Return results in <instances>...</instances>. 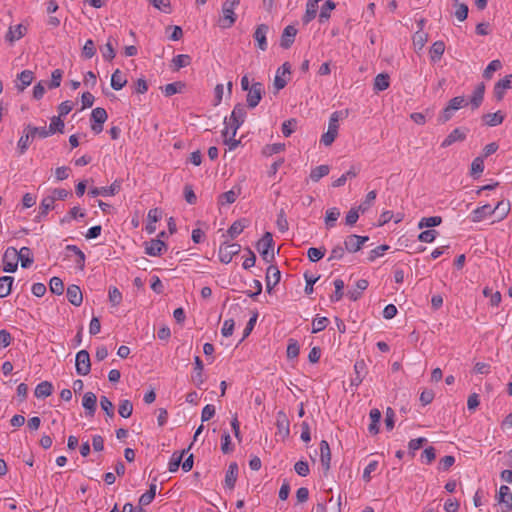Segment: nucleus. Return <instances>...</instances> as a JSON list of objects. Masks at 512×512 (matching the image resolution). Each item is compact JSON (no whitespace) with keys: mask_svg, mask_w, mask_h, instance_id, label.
Segmentation results:
<instances>
[{"mask_svg":"<svg viewBox=\"0 0 512 512\" xmlns=\"http://www.w3.org/2000/svg\"><path fill=\"white\" fill-rule=\"evenodd\" d=\"M53 392V385L49 381H43L39 383L34 391V395L36 398H46L49 397Z\"/></svg>","mask_w":512,"mask_h":512,"instance_id":"33","label":"nucleus"},{"mask_svg":"<svg viewBox=\"0 0 512 512\" xmlns=\"http://www.w3.org/2000/svg\"><path fill=\"white\" fill-rule=\"evenodd\" d=\"M269 30L268 25L266 24H260L256 27L254 32V39L258 43V47L260 50L265 51L267 49V41H266V34Z\"/></svg>","mask_w":512,"mask_h":512,"instance_id":"19","label":"nucleus"},{"mask_svg":"<svg viewBox=\"0 0 512 512\" xmlns=\"http://www.w3.org/2000/svg\"><path fill=\"white\" fill-rule=\"evenodd\" d=\"M126 84L127 79L119 69H116L111 76V87L118 91L121 90Z\"/></svg>","mask_w":512,"mask_h":512,"instance_id":"36","label":"nucleus"},{"mask_svg":"<svg viewBox=\"0 0 512 512\" xmlns=\"http://www.w3.org/2000/svg\"><path fill=\"white\" fill-rule=\"evenodd\" d=\"M369 417L371 419V423L368 427V431L376 435L379 433V422L381 420V412L377 408H373L370 410Z\"/></svg>","mask_w":512,"mask_h":512,"instance_id":"32","label":"nucleus"},{"mask_svg":"<svg viewBox=\"0 0 512 512\" xmlns=\"http://www.w3.org/2000/svg\"><path fill=\"white\" fill-rule=\"evenodd\" d=\"M246 110L242 103H237L231 113V116L229 119H224V124L229 129L233 130V137L236 136L237 130L240 128V126L244 123L246 119Z\"/></svg>","mask_w":512,"mask_h":512,"instance_id":"1","label":"nucleus"},{"mask_svg":"<svg viewBox=\"0 0 512 512\" xmlns=\"http://www.w3.org/2000/svg\"><path fill=\"white\" fill-rule=\"evenodd\" d=\"M264 93V85L261 82H254L248 90L246 97L247 106L251 109L255 108L261 101Z\"/></svg>","mask_w":512,"mask_h":512,"instance_id":"5","label":"nucleus"},{"mask_svg":"<svg viewBox=\"0 0 512 512\" xmlns=\"http://www.w3.org/2000/svg\"><path fill=\"white\" fill-rule=\"evenodd\" d=\"M445 51V44L443 41H436L432 44L430 48V58L431 61L436 63L441 59Z\"/></svg>","mask_w":512,"mask_h":512,"instance_id":"37","label":"nucleus"},{"mask_svg":"<svg viewBox=\"0 0 512 512\" xmlns=\"http://www.w3.org/2000/svg\"><path fill=\"white\" fill-rule=\"evenodd\" d=\"M97 397L93 392H86L82 399V405L87 410V415L93 416L96 411Z\"/></svg>","mask_w":512,"mask_h":512,"instance_id":"27","label":"nucleus"},{"mask_svg":"<svg viewBox=\"0 0 512 512\" xmlns=\"http://www.w3.org/2000/svg\"><path fill=\"white\" fill-rule=\"evenodd\" d=\"M222 17L219 20V25L223 29L230 28L236 21V14L234 9L222 6Z\"/></svg>","mask_w":512,"mask_h":512,"instance_id":"21","label":"nucleus"},{"mask_svg":"<svg viewBox=\"0 0 512 512\" xmlns=\"http://www.w3.org/2000/svg\"><path fill=\"white\" fill-rule=\"evenodd\" d=\"M484 170V159L483 157H476L471 163V176L478 178Z\"/></svg>","mask_w":512,"mask_h":512,"instance_id":"55","label":"nucleus"},{"mask_svg":"<svg viewBox=\"0 0 512 512\" xmlns=\"http://www.w3.org/2000/svg\"><path fill=\"white\" fill-rule=\"evenodd\" d=\"M194 365H195V367H194V375L192 376V381L198 388H200L201 385L204 383V378H203L204 365L199 356L194 357Z\"/></svg>","mask_w":512,"mask_h":512,"instance_id":"22","label":"nucleus"},{"mask_svg":"<svg viewBox=\"0 0 512 512\" xmlns=\"http://www.w3.org/2000/svg\"><path fill=\"white\" fill-rule=\"evenodd\" d=\"M505 115L501 111L495 113H488L483 115V121L490 127H495L504 121Z\"/></svg>","mask_w":512,"mask_h":512,"instance_id":"35","label":"nucleus"},{"mask_svg":"<svg viewBox=\"0 0 512 512\" xmlns=\"http://www.w3.org/2000/svg\"><path fill=\"white\" fill-rule=\"evenodd\" d=\"M55 208L56 204L53 198H50L49 196L44 197L39 205V215L37 218L40 219L41 217L46 216L50 210H54Z\"/></svg>","mask_w":512,"mask_h":512,"instance_id":"39","label":"nucleus"},{"mask_svg":"<svg viewBox=\"0 0 512 512\" xmlns=\"http://www.w3.org/2000/svg\"><path fill=\"white\" fill-rule=\"evenodd\" d=\"M172 63L174 66V70H179L190 65L191 57L187 54H179L173 58Z\"/></svg>","mask_w":512,"mask_h":512,"instance_id":"54","label":"nucleus"},{"mask_svg":"<svg viewBox=\"0 0 512 512\" xmlns=\"http://www.w3.org/2000/svg\"><path fill=\"white\" fill-rule=\"evenodd\" d=\"M317 11H318V4L312 2L311 0H308L307 4H306L305 14L302 17L303 24L306 25V24L310 23L316 17Z\"/></svg>","mask_w":512,"mask_h":512,"instance_id":"38","label":"nucleus"},{"mask_svg":"<svg viewBox=\"0 0 512 512\" xmlns=\"http://www.w3.org/2000/svg\"><path fill=\"white\" fill-rule=\"evenodd\" d=\"M27 31V28L22 24L16 25L14 27H10L5 38L8 42L13 43L19 39H21Z\"/></svg>","mask_w":512,"mask_h":512,"instance_id":"28","label":"nucleus"},{"mask_svg":"<svg viewBox=\"0 0 512 512\" xmlns=\"http://www.w3.org/2000/svg\"><path fill=\"white\" fill-rule=\"evenodd\" d=\"M290 73L291 65L288 62H285L281 67L278 68L274 78V87L277 91L283 89L287 85V80L284 78V76L286 74L290 75Z\"/></svg>","mask_w":512,"mask_h":512,"instance_id":"14","label":"nucleus"},{"mask_svg":"<svg viewBox=\"0 0 512 512\" xmlns=\"http://www.w3.org/2000/svg\"><path fill=\"white\" fill-rule=\"evenodd\" d=\"M34 139L35 138L33 137V135L30 132L25 131V128H24L23 129V134H22V136L20 137V139L17 142V153H18L19 156H21V155L26 153V151L29 148L30 143Z\"/></svg>","mask_w":512,"mask_h":512,"instance_id":"26","label":"nucleus"},{"mask_svg":"<svg viewBox=\"0 0 512 512\" xmlns=\"http://www.w3.org/2000/svg\"><path fill=\"white\" fill-rule=\"evenodd\" d=\"M494 214L493 208L489 204H485L483 206H480L473 210L472 212V221L473 222H480L482 221L487 215Z\"/></svg>","mask_w":512,"mask_h":512,"instance_id":"31","label":"nucleus"},{"mask_svg":"<svg viewBox=\"0 0 512 512\" xmlns=\"http://www.w3.org/2000/svg\"><path fill=\"white\" fill-rule=\"evenodd\" d=\"M65 250L67 252L74 253V257H76V259H75L76 266L80 270H83L85 267V260H86L84 252L79 247H77L76 245H72V244L67 245L65 247Z\"/></svg>","mask_w":512,"mask_h":512,"instance_id":"30","label":"nucleus"},{"mask_svg":"<svg viewBox=\"0 0 512 512\" xmlns=\"http://www.w3.org/2000/svg\"><path fill=\"white\" fill-rule=\"evenodd\" d=\"M390 77L386 73L378 74L374 79V90L384 91L389 87Z\"/></svg>","mask_w":512,"mask_h":512,"instance_id":"42","label":"nucleus"},{"mask_svg":"<svg viewBox=\"0 0 512 512\" xmlns=\"http://www.w3.org/2000/svg\"><path fill=\"white\" fill-rule=\"evenodd\" d=\"M256 248L262 259L267 263H271L275 257L272 233L265 232L262 238L257 242Z\"/></svg>","mask_w":512,"mask_h":512,"instance_id":"2","label":"nucleus"},{"mask_svg":"<svg viewBox=\"0 0 512 512\" xmlns=\"http://www.w3.org/2000/svg\"><path fill=\"white\" fill-rule=\"evenodd\" d=\"M484 93H485V84L483 82H481L475 87L473 94L471 96L470 104L472 106V109H477L480 107V105L483 102Z\"/></svg>","mask_w":512,"mask_h":512,"instance_id":"24","label":"nucleus"},{"mask_svg":"<svg viewBox=\"0 0 512 512\" xmlns=\"http://www.w3.org/2000/svg\"><path fill=\"white\" fill-rule=\"evenodd\" d=\"M187 450H182L180 453L174 452L171 456V459L168 464V469L170 472H176L179 468V466L182 463V458L185 455Z\"/></svg>","mask_w":512,"mask_h":512,"instance_id":"46","label":"nucleus"},{"mask_svg":"<svg viewBox=\"0 0 512 512\" xmlns=\"http://www.w3.org/2000/svg\"><path fill=\"white\" fill-rule=\"evenodd\" d=\"M13 282L12 276L0 277V298L7 297L11 293Z\"/></svg>","mask_w":512,"mask_h":512,"instance_id":"40","label":"nucleus"},{"mask_svg":"<svg viewBox=\"0 0 512 512\" xmlns=\"http://www.w3.org/2000/svg\"><path fill=\"white\" fill-rule=\"evenodd\" d=\"M17 259L21 262L22 268H29L34 261L32 252L28 247H22L17 251Z\"/></svg>","mask_w":512,"mask_h":512,"instance_id":"29","label":"nucleus"},{"mask_svg":"<svg viewBox=\"0 0 512 512\" xmlns=\"http://www.w3.org/2000/svg\"><path fill=\"white\" fill-rule=\"evenodd\" d=\"M376 195V191L374 190L367 193L365 200L357 207L361 213H365L372 206Z\"/></svg>","mask_w":512,"mask_h":512,"instance_id":"63","label":"nucleus"},{"mask_svg":"<svg viewBox=\"0 0 512 512\" xmlns=\"http://www.w3.org/2000/svg\"><path fill=\"white\" fill-rule=\"evenodd\" d=\"M25 131L30 132L34 138H36V137L46 138L51 135V133L49 132V129H47L45 126L36 127L31 124H27L25 126Z\"/></svg>","mask_w":512,"mask_h":512,"instance_id":"47","label":"nucleus"},{"mask_svg":"<svg viewBox=\"0 0 512 512\" xmlns=\"http://www.w3.org/2000/svg\"><path fill=\"white\" fill-rule=\"evenodd\" d=\"M341 112H334L332 113L330 119H329V125L328 130L326 133H324L321 136L320 142L325 146H330L334 140L336 139L338 135V121L340 117Z\"/></svg>","mask_w":512,"mask_h":512,"instance_id":"3","label":"nucleus"},{"mask_svg":"<svg viewBox=\"0 0 512 512\" xmlns=\"http://www.w3.org/2000/svg\"><path fill=\"white\" fill-rule=\"evenodd\" d=\"M144 245L145 253L149 256H161L167 250V245L160 239L146 241Z\"/></svg>","mask_w":512,"mask_h":512,"instance_id":"9","label":"nucleus"},{"mask_svg":"<svg viewBox=\"0 0 512 512\" xmlns=\"http://www.w3.org/2000/svg\"><path fill=\"white\" fill-rule=\"evenodd\" d=\"M49 286H50V291L53 294L62 295L64 292V283H63L62 279L59 277H56V276L52 277L50 279Z\"/></svg>","mask_w":512,"mask_h":512,"instance_id":"57","label":"nucleus"},{"mask_svg":"<svg viewBox=\"0 0 512 512\" xmlns=\"http://www.w3.org/2000/svg\"><path fill=\"white\" fill-rule=\"evenodd\" d=\"M368 281L360 279L356 282V288L348 291L347 296L352 301H357L361 297V292L368 288Z\"/></svg>","mask_w":512,"mask_h":512,"instance_id":"34","label":"nucleus"},{"mask_svg":"<svg viewBox=\"0 0 512 512\" xmlns=\"http://www.w3.org/2000/svg\"><path fill=\"white\" fill-rule=\"evenodd\" d=\"M339 216H340V211L338 208L333 207V208L328 209L326 211V216H325V224H326L327 228L334 227L335 222L337 221Z\"/></svg>","mask_w":512,"mask_h":512,"instance_id":"53","label":"nucleus"},{"mask_svg":"<svg viewBox=\"0 0 512 512\" xmlns=\"http://www.w3.org/2000/svg\"><path fill=\"white\" fill-rule=\"evenodd\" d=\"M468 129L467 128H455L451 131L447 137L441 143L442 148H447L458 141H464L467 136Z\"/></svg>","mask_w":512,"mask_h":512,"instance_id":"11","label":"nucleus"},{"mask_svg":"<svg viewBox=\"0 0 512 512\" xmlns=\"http://www.w3.org/2000/svg\"><path fill=\"white\" fill-rule=\"evenodd\" d=\"M17 266V249L14 247H8L3 255V271L13 273L17 270Z\"/></svg>","mask_w":512,"mask_h":512,"instance_id":"8","label":"nucleus"},{"mask_svg":"<svg viewBox=\"0 0 512 512\" xmlns=\"http://www.w3.org/2000/svg\"><path fill=\"white\" fill-rule=\"evenodd\" d=\"M330 168L328 165H320L313 168L310 172V179L318 182L322 177L329 174Z\"/></svg>","mask_w":512,"mask_h":512,"instance_id":"48","label":"nucleus"},{"mask_svg":"<svg viewBox=\"0 0 512 512\" xmlns=\"http://www.w3.org/2000/svg\"><path fill=\"white\" fill-rule=\"evenodd\" d=\"M247 226V221L245 219L236 220L232 223V225L227 230V234L232 238H236L238 235H240L243 230Z\"/></svg>","mask_w":512,"mask_h":512,"instance_id":"41","label":"nucleus"},{"mask_svg":"<svg viewBox=\"0 0 512 512\" xmlns=\"http://www.w3.org/2000/svg\"><path fill=\"white\" fill-rule=\"evenodd\" d=\"M276 225L278 230L282 233L286 232L289 229V224L284 209H281L279 211L277 215Z\"/></svg>","mask_w":512,"mask_h":512,"instance_id":"64","label":"nucleus"},{"mask_svg":"<svg viewBox=\"0 0 512 512\" xmlns=\"http://www.w3.org/2000/svg\"><path fill=\"white\" fill-rule=\"evenodd\" d=\"M62 116H53L51 118V122H50V125H49V132L52 134L56 133V132H59V133H63L64 131V122L62 121L61 119Z\"/></svg>","mask_w":512,"mask_h":512,"instance_id":"56","label":"nucleus"},{"mask_svg":"<svg viewBox=\"0 0 512 512\" xmlns=\"http://www.w3.org/2000/svg\"><path fill=\"white\" fill-rule=\"evenodd\" d=\"M320 460L325 471L330 469L331 451L326 440L320 442Z\"/></svg>","mask_w":512,"mask_h":512,"instance_id":"23","label":"nucleus"},{"mask_svg":"<svg viewBox=\"0 0 512 512\" xmlns=\"http://www.w3.org/2000/svg\"><path fill=\"white\" fill-rule=\"evenodd\" d=\"M18 79L20 80L21 85H18L17 88L18 90L23 91L32 83L34 79V73L31 70H24L18 75Z\"/></svg>","mask_w":512,"mask_h":512,"instance_id":"44","label":"nucleus"},{"mask_svg":"<svg viewBox=\"0 0 512 512\" xmlns=\"http://www.w3.org/2000/svg\"><path fill=\"white\" fill-rule=\"evenodd\" d=\"M442 223V218L440 216H431V217H423L419 223L418 227L422 228H431L438 226Z\"/></svg>","mask_w":512,"mask_h":512,"instance_id":"50","label":"nucleus"},{"mask_svg":"<svg viewBox=\"0 0 512 512\" xmlns=\"http://www.w3.org/2000/svg\"><path fill=\"white\" fill-rule=\"evenodd\" d=\"M333 284H334V287H335V292H334V294H332L330 296V301L332 303H335V302H338V301H340L342 299V297L344 295L343 289H344L345 284H344V281L342 279L334 280Z\"/></svg>","mask_w":512,"mask_h":512,"instance_id":"51","label":"nucleus"},{"mask_svg":"<svg viewBox=\"0 0 512 512\" xmlns=\"http://www.w3.org/2000/svg\"><path fill=\"white\" fill-rule=\"evenodd\" d=\"M335 7L336 4L332 0L325 1L319 14V22H326L330 18V12L334 10Z\"/></svg>","mask_w":512,"mask_h":512,"instance_id":"45","label":"nucleus"},{"mask_svg":"<svg viewBox=\"0 0 512 512\" xmlns=\"http://www.w3.org/2000/svg\"><path fill=\"white\" fill-rule=\"evenodd\" d=\"M241 251V245L238 243H227L224 242L220 245L219 248V260L224 263L228 264L232 261L233 257L235 255H238Z\"/></svg>","mask_w":512,"mask_h":512,"instance_id":"4","label":"nucleus"},{"mask_svg":"<svg viewBox=\"0 0 512 512\" xmlns=\"http://www.w3.org/2000/svg\"><path fill=\"white\" fill-rule=\"evenodd\" d=\"M240 193H241V187H239V186L234 187L231 190L220 194V196L218 198V203L220 205L232 204L236 201V199L238 198Z\"/></svg>","mask_w":512,"mask_h":512,"instance_id":"25","label":"nucleus"},{"mask_svg":"<svg viewBox=\"0 0 512 512\" xmlns=\"http://www.w3.org/2000/svg\"><path fill=\"white\" fill-rule=\"evenodd\" d=\"M428 40V35L422 31H417L413 36V45L417 50H422Z\"/></svg>","mask_w":512,"mask_h":512,"instance_id":"60","label":"nucleus"},{"mask_svg":"<svg viewBox=\"0 0 512 512\" xmlns=\"http://www.w3.org/2000/svg\"><path fill=\"white\" fill-rule=\"evenodd\" d=\"M511 88L512 74H508L499 81H497L494 85V96L497 99V101H501L505 95L506 90Z\"/></svg>","mask_w":512,"mask_h":512,"instance_id":"10","label":"nucleus"},{"mask_svg":"<svg viewBox=\"0 0 512 512\" xmlns=\"http://www.w3.org/2000/svg\"><path fill=\"white\" fill-rule=\"evenodd\" d=\"M238 478V464L236 462H231L228 466L225 475V487L233 490Z\"/></svg>","mask_w":512,"mask_h":512,"instance_id":"18","label":"nucleus"},{"mask_svg":"<svg viewBox=\"0 0 512 512\" xmlns=\"http://www.w3.org/2000/svg\"><path fill=\"white\" fill-rule=\"evenodd\" d=\"M284 149H285L284 143L268 144L263 148L262 153L265 156H272L273 154L282 152Z\"/></svg>","mask_w":512,"mask_h":512,"instance_id":"59","label":"nucleus"},{"mask_svg":"<svg viewBox=\"0 0 512 512\" xmlns=\"http://www.w3.org/2000/svg\"><path fill=\"white\" fill-rule=\"evenodd\" d=\"M85 216V213L81 211V209L78 206H74L69 210V212L60 220L61 224L69 223L74 219L82 218Z\"/></svg>","mask_w":512,"mask_h":512,"instance_id":"52","label":"nucleus"},{"mask_svg":"<svg viewBox=\"0 0 512 512\" xmlns=\"http://www.w3.org/2000/svg\"><path fill=\"white\" fill-rule=\"evenodd\" d=\"M296 34L297 29L294 26H286L281 35L280 46L283 49H289L295 41Z\"/></svg>","mask_w":512,"mask_h":512,"instance_id":"16","label":"nucleus"},{"mask_svg":"<svg viewBox=\"0 0 512 512\" xmlns=\"http://www.w3.org/2000/svg\"><path fill=\"white\" fill-rule=\"evenodd\" d=\"M133 412V404L130 400H121L118 407V413L123 418H129Z\"/></svg>","mask_w":512,"mask_h":512,"instance_id":"49","label":"nucleus"},{"mask_svg":"<svg viewBox=\"0 0 512 512\" xmlns=\"http://www.w3.org/2000/svg\"><path fill=\"white\" fill-rule=\"evenodd\" d=\"M325 252H326V249L324 247H320V248L311 247L307 251V256L311 262H317L324 257Z\"/></svg>","mask_w":512,"mask_h":512,"instance_id":"58","label":"nucleus"},{"mask_svg":"<svg viewBox=\"0 0 512 512\" xmlns=\"http://www.w3.org/2000/svg\"><path fill=\"white\" fill-rule=\"evenodd\" d=\"M185 88V83L181 81L169 83L162 87V90L165 94V96L170 97L176 93H181L183 89Z\"/></svg>","mask_w":512,"mask_h":512,"instance_id":"43","label":"nucleus"},{"mask_svg":"<svg viewBox=\"0 0 512 512\" xmlns=\"http://www.w3.org/2000/svg\"><path fill=\"white\" fill-rule=\"evenodd\" d=\"M276 427L278 433L286 438L290 434V421L284 411H279L276 417Z\"/></svg>","mask_w":512,"mask_h":512,"instance_id":"17","label":"nucleus"},{"mask_svg":"<svg viewBox=\"0 0 512 512\" xmlns=\"http://www.w3.org/2000/svg\"><path fill=\"white\" fill-rule=\"evenodd\" d=\"M502 67L500 60H492L483 72V77L487 80L491 79L493 73Z\"/></svg>","mask_w":512,"mask_h":512,"instance_id":"61","label":"nucleus"},{"mask_svg":"<svg viewBox=\"0 0 512 512\" xmlns=\"http://www.w3.org/2000/svg\"><path fill=\"white\" fill-rule=\"evenodd\" d=\"M108 114L104 108L97 107L91 113V130L95 134H99L103 130V124L106 122Z\"/></svg>","mask_w":512,"mask_h":512,"instance_id":"7","label":"nucleus"},{"mask_svg":"<svg viewBox=\"0 0 512 512\" xmlns=\"http://www.w3.org/2000/svg\"><path fill=\"white\" fill-rule=\"evenodd\" d=\"M345 249L350 253L358 252L361 249V246L357 241H355V234H351L346 237L344 241Z\"/></svg>","mask_w":512,"mask_h":512,"instance_id":"62","label":"nucleus"},{"mask_svg":"<svg viewBox=\"0 0 512 512\" xmlns=\"http://www.w3.org/2000/svg\"><path fill=\"white\" fill-rule=\"evenodd\" d=\"M281 278V273L277 266L270 265L266 271V289L271 293L274 286H276Z\"/></svg>","mask_w":512,"mask_h":512,"instance_id":"15","label":"nucleus"},{"mask_svg":"<svg viewBox=\"0 0 512 512\" xmlns=\"http://www.w3.org/2000/svg\"><path fill=\"white\" fill-rule=\"evenodd\" d=\"M76 372L79 375H88L91 371L90 355L87 350H81L76 354Z\"/></svg>","mask_w":512,"mask_h":512,"instance_id":"6","label":"nucleus"},{"mask_svg":"<svg viewBox=\"0 0 512 512\" xmlns=\"http://www.w3.org/2000/svg\"><path fill=\"white\" fill-rule=\"evenodd\" d=\"M68 301L74 306H80L83 301L81 289L77 285H69L66 291Z\"/></svg>","mask_w":512,"mask_h":512,"instance_id":"20","label":"nucleus"},{"mask_svg":"<svg viewBox=\"0 0 512 512\" xmlns=\"http://www.w3.org/2000/svg\"><path fill=\"white\" fill-rule=\"evenodd\" d=\"M497 500L499 503L504 504L502 508V512H510L512 510V493L510 488L506 485H502L499 488V492L497 495Z\"/></svg>","mask_w":512,"mask_h":512,"instance_id":"13","label":"nucleus"},{"mask_svg":"<svg viewBox=\"0 0 512 512\" xmlns=\"http://www.w3.org/2000/svg\"><path fill=\"white\" fill-rule=\"evenodd\" d=\"M121 183L115 180L109 187H94L89 190V195L96 197L102 196H113L120 191Z\"/></svg>","mask_w":512,"mask_h":512,"instance_id":"12","label":"nucleus"}]
</instances>
